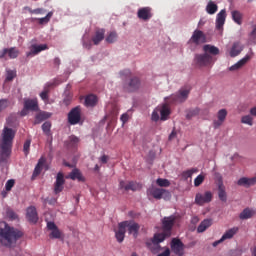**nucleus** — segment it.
<instances>
[{"label":"nucleus","instance_id":"nucleus-22","mask_svg":"<svg viewBox=\"0 0 256 256\" xmlns=\"http://www.w3.org/2000/svg\"><path fill=\"white\" fill-rule=\"evenodd\" d=\"M103 39H105V29L97 28L92 37V43H94L95 45H99V43H101Z\"/></svg>","mask_w":256,"mask_h":256},{"label":"nucleus","instance_id":"nucleus-34","mask_svg":"<svg viewBox=\"0 0 256 256\" xmlns=\"http://www.w3.org/2000/svg\"><path fill=\"white\" fill-rule=\"evenodd\" d=\"M218 9H219V6H217V4H215V2L213 1H209L206 6V12L209 15H215Z\"/></svg>","mask_w":256,"mask_h":256},{"label":"nucleus","instance_id":"nucleus-11","mask_svg":"<svg viewBox=\"0 0 256 256\" xmlns=\"http://www.w3.org/2000/svg\"><path fill=\"white\" fill-rule=\"evenodd\" d=\"M171 249L175 255L184 256L185 255V244L177 238H173L171 241Z\"/></svg>","mask_w":256,"mask_h":256},{"label":"nucleus","instance_id":"nucleus-49","mask_svg":"<svg viewBox=\"0 0 256 256\" xmlns=\"http://www.w3.org/2000/svg\"><path fill=\"white\" fill-rule=\"evenodd\" d=\"M217 117H218L219 121L225 122V119H227V110H225V109L219 110Z\"/></svg>","mask_w":256,"mask_h":256},{"label":"nucleus","instance_id":"nucleus-44","mask_svg":"<svg viewBox=\"0 0 256 256\" xmlns=\"http://www.w3.org/2000/svg\"><path fill=\"white\" fill-rule=\"evenodd\" d=\"M117 41V32L113 31L108 34L106 37V42L107 43H115Z\"/></svg>","mask_w":256,"mask_h":256},{"label":"nucleus","instance_id":"nucleus-54","mask_svg":"<svg viewBox=\"0 0 256 256\" xmlns=\"http://www.w3.org/2000/svg\"><path fill=\"white\" fill-rule=\"evenodd\" d=\"M31 148V140H26L24 142L23 151L25 155H29V149Z\"/></svg>","mask_w":256,"mask_h":256},{"label":"nucleus","instance_id":"nucleus-5","mask_svg":"<svg viewBox=\"0 0 256 256\" xmlns=\"http://www.w3.org/2000/svg\"><path fill=\"white\" fill-rule=\"evenodd\" d=\"M190 90L181 88L176 94H172L170 97H166V103H185V100L189 98Z\"/></svg>","mask_w":256,"mask_h":256},{"label":"nucleus","instance_id":"nucleus-6","mask_svg":"<svg viewBox=\"0 0 256 256\" xmlns=\"http://www.w3.org/2000/svg\"><path fill=\"white\" fill-rule=\"evenodd\" d=\"M147 195H151V197L158 200L164 199L165 201H169L171 199V192L163 188L150 187L147 190Z\"/></svg>","mask_w":256,"mask_h":256},{"label":"nucleus","instance_id":"nucleus-32","mask_svg":"<svg viewBox=\"0 0 256 256\" xmlns=\"http://www.w3.org/2000/svg\"><path fill=\"white\" fill-rule=\"evenodd\" d=\"M218 197L220 201H227V192H225V185H223V182L218 183Z\"/></svg>","mask_w":256,"mask_h":256},{"label":"nucleus","instance_id":"nucleus-64","mask_svg":"<svg viewBox=\"0 0 256 256\" xmlns=\"http://www.w3.org/2000/svg\"><path fill=\"white\" fill-rule=\"evenodd\" d=\"M250 114L256 117V107L251 108Z\"/></svg>","mask_w":256,"mask_h":256},{"label":"nucleus","instance_id":"nucleus-18","mask_svg":"<svg viewBox=\"0 0 256 256\" xmlns=\"http://www.w3.org/2000/svg\"><path fill=\"white\" fill-rule=\"evenodd\" d=\"M47 229L51 231L50 239H61V230H59L55 222H47Z\"/></svg>","mask_w":256,"mask_h":256},{"label":"nucleus","instance_id":"nucleus-10","mask_svg":"<svg viewBox=\"0 0 256 256\" xmlns=\"http://www.w3.org/2000/svg\"><path fill=\"white\" fill-rule=\"evenodd\" d=\"M213 201V193L206 191L204 194L197 193L195 196L196 205L203 206L205 203H211Z\"/></svg>","mask_w":256,"mask_h":256},{"label":"nucleus","instance_id":"nucleus-62","mask_svg":"<svg viewBox=\"0 0 256 256\" xmlns=\"http://www.w3.org/2000/svg\"><path fill=\"white\" fill-rule=\"evenodd\" d=\"M223 241H224L223 238H221V239L213 242L212 246L213 247H217L218 245H221V243H223Z\"/></svg>","mask_w":256,"mask_h":256},{"label":"nucleus","instance_id":"nucleus-30","mask_svg":"<svg viewBox=\"0 0 256 256\" xmlns=\"http://www.w3.org/2000/svg\"><path fill=\"white\" fill-rule=\"evenodd\" d=\"M231 15L234 23L237 25H243V13H241L239 10H233Z\"/></svg>","mask_w":256,"mask_h":256},{"label":"nucleus","instance_id":"nucleus-29","mask_svg":"<svg viewBox=\"0 0 256 256\" xmlns=\"http://www.w3.org/2000/svg\"><path fill=\"white\" fill-rule=\"evenodd\" d=\"M25 109L28 111H37L39 109V104L37 103V100L28 99L24 102Z\"/></svg>","mask_w":256,"mask_h":256},{"label":"nucleus","instance_id":"nucleus-50","mask_svg":"<svg viewBox=\"0 0 256 256\" xmlns=\"http://www.w3.org/2000/svg\"><path fill=\"white\" fill-rule=\"evenodd\" d=\"M79 143V138L77 136H70L69 147H77Z\"/></svg>","mask_w":256,"mask_h":256},{"label":"nucleus","instance_id":"nucleus-43","mask_svg":"<svg viewBox=\"0 0 256 256\" xmlns=\"http://www.w3.org/2000/svg\"><path fill=\"white\" fill-rule=\"evenodd\" d=\"M156 184L159 186V187H169L171 185V182H169V180L167 179H163V178H158L156 180Z\"/></svg>","mask_w":256,"mask_h":256},{"label":"nucleus","instance_id":"nucleus-15","mask_svg":"<svg viewBox=\"0 0 256 256\" xmlns=\"http://www.w3.org/2000/svg\"><path fill=\"white\" fill-rule=\"evenodd\" d=\"M138 19L149 21L153 17V9L151 7L140 8L137 12Z\"/></svg>","mask_w":256,"mask_h":256},{"label":"nucleus","instance_id":"nucleus-51","mask_svg":"<svg viewBox=\"0 0 256 256\" xmlns=\"http://www.w3.org/2000/svg\"><path fill=\"white\" fill-rule=\"evenodd\" d=\"M256 41V26H253V30L249 34V43L255 44Z\"/></svg>","mask_w":256,"mask_h":256},{"label":"nucleus","instance_id":"nucleus-17","mask_svg":"<svg viewBox=\"0 0 256 256\" xmlns=\"http://www.w3.org/2000/svg\"><path fill=\"white\" fill-rule=\"evenodd\" d=\"M119 188L124 189V191H139V189H141V185L133 181L128 183H125V181H120Z\"/></svg>","mask_w":256,"mask_h":256},{"label":"nucleus","instance_id":"nucleus-23","mask_svg":"<svg viewBox=\"0 0 256 256\" xmlns=\"http://www.w3.org/2000/svg\"><path fill=\"white\" fill-rule=\"evenodd\" d=\"M251 59V56L246 55L244 58H242L241 60H239L237 63H235L234 65H232L229 68V71H239V69H242L243 67H245V65H247V62H249Z\"/></svg>","mask_w":256,"mask_h":256},{"label":"nucleus","instance_id":"nucleus-16","mask_svg":"<svg viewBox=\"0 0 256 256\" xmlns=\"http://www.w3.org/2000/svg\"><path fill=\"white\" fill-rule=\"evenodd\" d=\"M47 49H49L47 44H41V45L32 44L30 47V51L26 53V56L35 57V55H39L41 51H47Z\"/></svg>","mask_w":256,"mask_h":256},{"label":"nucleus","instance_id":"nucleus-59","mask_svg":"<svg viewBox=\"0 0 256 256\" xmlns=\"http://www.w3.org/2000/svg\"><path fill=\"white\" fill-rule=\"evenodd\" d=\"M223 123L224 122L219 119L217 121H214V128L219 129V127H221L223 125Z\"/></svg>","mask_w":256,"mask_h":256},{"label":"nucleus","instance_id":"nucleus-56","mask_svg":"<svg viewBox=\"0 0 256 256\" xmlns=\"http://www.w3.org/2000/svg\"><path fill=\"white\" fill-rule=\"evenodd\" d=\"M7 107H9V101L1 100L0 101V111H3V109H7Z\"/></svg>","mask_w":256,"mask_h":256},{"label":"nucleus","instance_id":"nucleus-25","mask_svg":"<svg viewBox=\"0 0 256 256\" xmlns=\"http://www.w3.org/2000/svg\"><path fill=\"white\" fill-rule=\"evenodd\" d=\"M66 179H72V181H80L82 183H84L85 181V177L83 176V174L81 173V171H79V169L75 168L73 169L70 174L68 176H66Z\"/></svg>","mask_w":256,"mask_h":256},{"label":"nucleus","instance_id":"nucleus-1","mask_svg":"<svg viewBox=\"0 0 256 256\" xmlns=\"http://www.w3.org/2000/svg\"><path fill=\"white\" fill-rule=\"evenodd\" d=\"M17 118L10 116L2 130V141L0 142V163L7 164L13 149V139L17 133Z\"/></svg>","mask_w":256,"mask_h":256},{"label":"nucleus","instance_id":"nucleus-38","mask_svg":"<svg viewBox=\"0 0 256 256\" xmlns=\"http://www.w3.org/2000/svg\"><path fill=\"white\" fill-rule=\"evenodd\" d=\"M253 217V211L249 208L244 209L240 213V219H251Z\"/></svg>","mask_w":256,"mask_h":256},{"label":"nucleus","instance_id":"nucleus-28","mask_svg":"<svg viewBox=\"0 0 256 256\" xmlns=\"http://www.w3.org/2000/svg\"><path fill=\"white\" fill-rule=\"evenodd\" d=\"M211 225H213L212 219L203 220L197 228L198 233H205V231H207Z\"/></svg>","mask_w":256,"mask_h":256},{"label":"nucleus","instance_id":"nucleus-39","mask_svg":"<svg viewBox=\"0 0 256 256\" xmlns=\"http://www.w3.org/2000/svg\"><path fill=\"white\" fill-rule=\"evenodd\" d=\"M26 9H28V11L31 15H45V13H47V10L43 9V8H36L33 10L29 7H26Z\"/></svg>","mask_w":256,"mask_h":256},{"label":"nucleus","instance_id":"nucleus-47","mask_svg":"<svg viewBox=\"0 0 256 256\" xmlns=\"http://www.w3.org/2000/svg\"><path fill=\"white\" fill-rule=\"evenodd\" d=\"M241 123H244L245 125H250V127L253 125V117L246 115L243 116L241 119Z\"/></svg>","mask_w":256,"mask_h":256},{"label":"nucleus","instance_id":"nucleus-3","mask_svg":"<svg viewBox=\"0 0 256 256\" xmlns=\"http://www.w3.org/2000/svg\"><path fill=\"white\" fill-rule=\"evenodd\" d=\"M203 54H196L194 57V61L198 67H209V65H213L215 63V58L213 55H219L220 51L217 46H213L211 44H206L203 46Z\"/></svg>","mask_w":256,"mask_h":256},{"label":"nucleus","instance_id":"nucleus-41","mask_svg":"<svg viewBox=\"0 0 256 256\" xmlns=\"http://www.w3.org/2000/svg\"><path fill=\"white\" fill-rule=\"evenodd\" d=\"M49 91H51V88L46 84L44 87V91L40 93V97L42 101L49 100Z\"/></svg>","mask_w":256,"mask_h":256},{"label":"nucleus","instance_id":"nucleus-27","mask_svg":"<svg viewBox=\"0 0 256 256\" xmlns=\"http://www.w3.org/2000/svg\"><path fill=\"white\" fill-rule=\"evenodd\" d=\"M158 109L160 111L161 121H167L169 115H171V111L169 110V107L167 106V104H163L162 106H158Z\"/></svg>","mask_w":256,"mask_h":256},{"label":"nucleus","instance_id":"nucleus-26","mask_svg":"<svg viewBox=\"0 0 256 256\" xmlns=\"http://www.w3.org/2000/svg\"><path fill=\"white\" fill-rule=\"evenodd\" d=\"M127 230L125 229V226H123V222H120L118 224V231L115 232V237L118 241V243H123L125 241V233Z\"/></svg>","mask_w":256,"mask_h":256},{"label":"nucleus","instance_id":"nucleus-36","mask_svg":"<svg viewBox=\"0 0 256 256\" xmlns=\"http://www.w3.org/2000/svg\"><path fill=\"white\" fill-rule=\"evenodd\" d=\"M17 77V71L16 70H11V69H6V82L13 81Z\"/></svg>","mask_w":256,"mask_h":256},{"label":"nucleus","instance_id":"nucleus-21","mask_svg":"<svg viewBox=\"0 0 256 256\" xmlns=\"http://www.w3.org/2000/svg\"><path fill=\"white\" fill-rule=\"evenodd\" d=\"M244 46L241 44V42H234L232 44V47L229 51L230 57H238V55H241V52L243 51Z\"/></svg>","mask_w":256,"mask_h":256},{"label":"nucleus","instance_id":"nucleus-40","mask_svg":"<svg viewBox=\"0 0 256 256\" xmlns=\"http://www.w3.org/2000/svg\"><path fill=\"white\" fill-rule=\"evenodd\" d=\"M51 17H53V12H48V14L45 17L38 19L39 25H47V23L51 21Z\"/></svg>","mask_w":256,"mask_h":256},{"label":"nucleus","instance_id":"nucleus-60","mask_svg":"<svg viewBox=\"0 0 256 256\" xmlns=\"http://www.w3.org/2000/svg\"><path fill=\"white\" fill-rule=\"evenodd\" d=\"M99 161H101L103 164L107 163L109 161V156L103 155L99 158Z\"/></svg>","mask_w":256,"mask_h":256},{"label":"nucleus","instance_id":"nucleus-58","mask_svg":"<svg viewBox=\"0 0 256 256\" xmlns=\"http://www.w3.org/2000/svg\"><path fill=\"white\" fill-rule=\"evenodd\" d=\"M120 120L122 121L123 124L127 123L129 121V114L127 113L122 114L120 117Z\"/></svg>","mask_w":256,"mask_h":256},{"label":"nucleus","instance_id":"nucleus-8","mask_svg":"<svg viewBox=\"0 0 256 256\" xmlns=\"http://www.w3.org/2000/svg\"><path fill=\"white\" fill-rule=\"evenodd\" d=\"M141 87V80L137 77H132L128 82L124 84V91L126 93H135Z\"/></svg>","mask_w":256,"mask_h":256},{"label":"nucleus","instance_id":"nucleus-35","mask_svg":"<svg viewBox=\"0 0 256 256\" xmlns=\"http://www.w3.org/2000/svg\"><path fill=\"white\" fill-rule=\"evenodd\" d=\"M86 107H95L97 105V96L90 94L85 98Z\"/></svg>","mask_w":256,"mask_h":256},{"label":"nucleus","instance_id":"nucleus-9","mask_svg":"<svg viewBox=\"0 0 256 256\" xmlns=\"http://www.w3.org/2000/svg\"><path fill=\"white\" fill-rule=\"evenodd\" d=\"M188 43H193L194 45H203V43H207V36H205L203 31L195 30Z\"/></svg>","mask_w":256,"mask_h":256},{"label":"nucleus","instance_id":"nucleus-45","mask_svg":"<svg viewBox=\"0 0 256 256\" xmlns=\"http://www.w3.org/2000/svg\"><path fill=\"white\" fill-rule=\"evenodd\" d=\"M203 181H205V175L199 174L195 179H194V187H199Z\"/></svg>","mask_w":256,"mask_h":256},{"label":"nucleus","instance_id":"nucleus-2","mask_svg":"<svg viewBox=\"0 0 256 256\" xmlns=\"http://www.w3.org/2000/svg\"><path fill=\"white\" fill-rule=\"evenodd\" d=\"M175 216L164 217L162 220V229L163 233H158L154 235L152 243H147L148 248L152 253H157L159 248L161 247L159 243H163V240L166 237H171V229H173V225H175Z\"/></svg>","mask_w":256,"mask_h":256},{"label":"nucleus","instance_id":"nucleus-4","mask_svg":"<svg viewBox=\"0 0 256 256\" xmlns=\"http://www.w3.org/2000/svg\"><path fill=\"white\" fill-rule=\"evenodd\" d=\"M0 243L4 247H11L17 239L23 237V233L15 228L9 227L7 223H4V229L0 228Z\"/></svg>","mask_w":256,"mask_h":256},{"label":"nucleus","instance_id":"nucleus-42","mask_svg":"<svg viewBox=\"0 0 256 256\" xmlns=\"http://www.w3.org/2000/svg\"><path fill=\"white\" fill-rule=\"evenodd\" d=\"M51 117V113L49 112H40L39 114L36 115V121H45Z\"/></svg>","mask_w":256,"mask_h":256},{"label":"nucleus","instance_id":"nucleus-53","mask_svg":"<svg viewBox=\"0 0 256 256\" xmlns=\"http://www.w3.org/2000/svg\"><path fill=\"white\" fill-rule=\"evenodd\" d=\"M63 83V80L61 79H54L53 82H49L46 85L51 89L52 87H57L58 85H61Z\"/></svg>","mask_w":256,"mask_h":256},{"label":"nucleus","instance_id":"nucleus-24","mask_svg":"<svg viewBox=\"0 0 256 256\" xmlns=\"http://www.w3.org/2000/svg\"><path fill=\"white\" fill-rule=\"evenodd\" d=\"M237 185L240 187H253V185H256V176L252 178L242 177L238 180Z\"/></svg>","mask_w":256,"mask_h":256},{"label":"nucleus","instance_id":"nucleus-13","mask_svg":"<svg viewBox=\"0 0 256 256\" xmlns=\"http://www.w3.org/2000/svg\"><path fill=\"white\" fill-rule=\"evenodd\" d=\"M79 121H81V108L77 106L68 113V123L70 125H77Z\"/></svg>","mask_w":256,"mask_h":256},{"label":"nucleus","instance_id":"nucleus-31","mask_svg":"<svg viewBox=\"0 0 256 256\" xmlns=\"http://www.w3.org/2000/svg\"><path fill=\"white\" fill-rule=\"evenodd\" d=\"M237 231H239V228L237 227L227 230L221 237L222 241H227V239H233V237L237 235Z\"/></svg>","mask_w":256,"mask_h":256},{"label":"nucleus","instance_id":"nucleus-63","mask_svg":"<svg viewBox=\"0 0 256 256\" xmlns=\"http://www.w3.org/2000/svg\"><path fill=\"white\" fill-rule=\"evenodd\" d=\"M175 137H177V132L175 130H173L171 132V134L169 135V140L171 141V140L175 139Z\"/></svg>","mask_w":256,"mask_h":256},{"label":"nucleus","instance_id":"nucleus-20","mask_svg":"<svg viewBox=\"0 0 256 256\" xmlns=\"http://www.w3.org/2000/svg\"><path fill=\"white\" fill-rule=\"evenodd\" d=\"M225 19H227V11L223 9L216 16V29L219 31L223 29V25H225Z\"/></svg>","mask_w":256,"mask_h":256},{"label":"nucleus","instance_id":"nucleus-19","mask_svg":"<svg viewBox=\"0 0 256 256\" xmlns=\"http://www.w3.org/2000/svg\"><path fill=\"white\" fill-rule=\"evenodd\" d=\"M26 218L28 219L29 223H37L39 221V215L37 214V208L34 206H30L26 210Z\"/></svg>","mask_w":256,"mask_h":256},{"label":"nucleus","instance_id":"nucleus-46","mask_svg":"<svg viewBox=\"0 0 256 256\" xmlns=\"http://www.w3.org/2000/svg\"><path fill=\"white\" fill-rule=\"evenodd\" d=\"M159 115H161V113L159 111V106H158L152 112V117H151L152 121H155V122L159 121V119H161Z\"/></svg>","mask_w":256,"mask_h":256},{"label":"nucleus","instance_id":"nucleus-57","mask_svg":"<svg viewBox=\"0 0 256 256\" xmlns=\"http://www.w3.org/2000/svg\"><path fill=\"white\" fill-rule=\"evenodd\" d=\"M7 216H8L10 219H17V214H16L13 210H8V211H7Z\"/></svg>","mask_w":256,"mask_h":256},{"label":"nucleus","instance_id":"nucleus-14","mask_svg":"<svg viewBox=\"0 0 256 256\" xmlns=\"http://www.w3.org/2000/svg\"><path fill=\"white\" fill-rule=\"evenodd\" d=\"M7 56L9 59H17V57H19V49L11 47L4 48L0 51V59H7Z\"/></svg>","mask_w":256,"mask_h":256},{"label":"nucleus","instance_id":"nucleus-37","mask_svg":"<svg viewBox=\"0 0 256 256\" xmlns=\"http://www.w3.org/2000/svg\"><path fill=\"white\" fill-rule=\"evenodd\" d=\"M198 171L199 170L197 168H192L190 170H186V171L182 172V177L185 180L190 179L191 177H193V174L197 173Z\"/></svg>","mask_w":256,"mask_h":256},{"label":"nucleus","instance_id":"nucleus-61","mask_svg":"<svg viewBox=\"0 0 256 256\" xmlns=\"http://www.w3.org/2000/svg\"><path fill=\"white\" fill-rule=\"evenodd\" d=\"M169 255H171V250L167 248L164 252L158 254L157 256H169Z\"/></svg>","mask_w":256,"mask_h":256},{"label":"nucleus","instance_id":"nucleus-55","mask_svg":"<svg viewBox=\"0 0 256 256\" xmlns=\"http://www.w3.org/2000/svg\"><path fill=\"white\" fill-rule=\"evenodd\" d=\"M14 186H15V180L10 179L6 182L5 189L6 191H11V189H13Z\"/></svg>","mask_w":256,"mask_h":256},{"label":"nucleus","instance_id":"nucleus-52","mask_svg":"<svg viewBox=\"0 0 256 256\" xmlns=\"http://www.w3.org/2000/svg\"><path fill=\"white\" fill-rule=\"evenodd\" d=\"M196 115H199V108L190 110L186 115V119H193V117H196Z\"/></svg>","mask_w":256,"mask_h":256},{"label":"nucleus","instance_id":"nucleus-48","mask_svg":"<svg viewBox=\"0 0 256 256\" xmlns=\"http://www.w3.org/2000/svg\"><path fill=\"white\" fill-rule=\"evenodd\" d=\"M42 130L46 135H49V133H51V122H44L42 125Z\"/></svg>","mask_w":256,"mask_h":256},{"label":"nucleus","instance_id":"nucleus-33","mask_svg":"<svg viewBox=\"0 0 256 256\" xmlns=\"http://www.w3.org/2000/svg\"><path fill=\"white\" fill-rule=\"evenodd\" d=\"M45 158L44 157H41L34 169V172H33V177H37L39 175H41V171H43V165H45Z\"/></svg>","mask_w":256,"mask_h":256},{"label":"nucleus","instance_id":"nucleus-7","mask_svg":"<svg viewBox=\"0 0 256 256\" xmlns=\"http://www.w3.org/2000/svg\"><path fill=\"white\" fill-rule=\"evenodd\" d=\"M122 225L124 226V229H128V234L133 235L134 239H137V237H139V230L141 229L139 223L130 220L123 221Z\"/></svg>","mask_w":256,"mask_h":256},{"label":"nucleus","instance_id":"nucleus-12","mask_svg":"<svg viewBox=\"0 0 256 256\" xmlns=\"http://www.w3.org/2000/svg\"><path fill=\"white\" fill-rule=\"evenodd\" d=\"M63 189H65V175H63V172H58L54 183L55 195H59Z\"/></svg>","mask_w":256,"mask_h":256}]
</instances>
